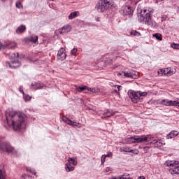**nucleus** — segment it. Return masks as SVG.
Segmentation results:
<instances>
[{
    "label": "nucleus",
    "mask_w": 179,
    "mask_h": 179,
    "mask_svg": "<svg viewBox=\"0 0 179 179\" xmlns=\"http://www.w3.org/2000/svg\"><path fill=\"white\" fill-rule=\"evenodd\" d=\"M113 6H114V3L111 0H99L95 6V8L99 13H103L106 12V10L111 9Z\"/></svg>",
    "instance_id": "obj_3"
},
{
    "label": "nucleus",
    "mask_w": 179,
    "mask_h": 179,
    "mask_svg": "<svg viewBox=\"0 0 179 179\" xmlns=\"http://www.w3.org/2000/svg\"><path fill=\"white\" fill-rule=\"evenodd\" d=\"M26 170H27V171H29L31 174H34V176H36V171L31 170V169H29V168H27Z\"/></svg>",
    "instance_id": "obj_41"
},
{
    "label": "nucleus",
    "mask_w": 179,
    "mask_h": 179,
    "mask_svg": "<svg viewBox=\"0 0 179 179\" xmlns=\"http://www.w3.org/2000/svg\"><path fill=\"white\" fill-rule=\"evenodd\" d=\"M138 20L142 24H147L148 26H150V27H153L154 22L153 20H152V15L148 10H138Z\"/></svg>",
    "instance_id": "obj_2"
},
{
    "label": "nucleus",
    "mask_w": 179,
    "mask_h": 179,
    "mask_svg": "<svg viewBox=\"0 0 179 179\" xmlns=\"http://www.w3.org/2000/svg\"><path fill=\"white\" fill-rule=\"evenodd\" d=\"M43 87L44 85L40 83H34L30 86L31 90H38V89H43Z\"/></svg>",
    "instance_id": "obj_14"
},
{
    "label": "nucleus",
    "mask_w": 179,
    "mask_h": 179,
    "mask_svg": "<svg viewBox=\"0 0 179 179\" xmlns=\"http://www.w3.org/2000/svg\"><path fill=\"white\" fill-rule=\"evenodd\" d=\"M120 76H124V78H129V79H138L139 78V73L134 70L129 71H122L118 73Z\"/></svg>",
    "instance_id": "obj_8"
},
{
    "label": "nucleus",
    "mask_w": 179,
    "mask_h": 179,
    "mask_svg": "<svg viewBox=\"0 0 179 179\" xmlns=\"http://www.w3.org/2000/svg\"><path fill=\"white\" fill-rule=\"evenodd\" d=\"M149 149H150V148H149V147H144L143 148V151L145 152V153H148V150H149Z\"/></svg>",
    "instance_id": "obj_46"
},
{
    "label": "nucleus",
    "mask_w": 179,
    "mask_h": 179,
    "mask_svg": "<svg viewBox=\"0 0 179 179\" xmlns=\"http://www.w3.org/2000/svg\"><path fill=\"white\" fill-rule=\"evenodd\" d=\"M121 12L124 15V16H128L129 17H132V13H134V10L131 6H123Z\"/></svg>",
    "instance_id": "obj_10"
},
{
    "label": "nucleus",
    "mask_w": 179,
    "mask_h": 179,
    "mask_svg": "<svg viewBox=\"0 0 179 179\" xmlns=\"http://www.w3.org/2000/svg\"><path fill=\"white\" fill-rule=\"evenodd\" d=\"M59 33L60 34H66V33H68V31H66V28H65V26L59 29Z\"/></svg>",
    "instance_id": "obj_25"
},
{
    "label": "nucleus",
    "mask_w": 179,
    "mask_h": 179,
    "mask_svg": "<svg viewBox=\"0 0 179 179\" xmlns=\"http://www.w3.org/2000/svg\"><path fill=\"white\" fill-rule=\"evenodd\" d=\"M109 179H131V178H127L125 176L122 175L121 176L117 177V178H110Z\"/></svg>",
    "instance_id": "obj_32"
},
{
    "label": "nucleus",
    "mask_w": 179,
    "mask_h": 179,
    "mask_svg": "<svg viewBox=\"0 0 179 179\" xmlns=\"http://www.w3.org/2000/svg\"><path fill=\"white\" fill-rule=\"evenodd\" d=\"M153 143L154 145H157V146H162V145L165 144L162 143V140H159V141L154 140Z\"/></svg>",
    "instance_id": "obj_28"
},
{
    "label": "nucleus",
    "mask_w": 179,
    "mask_h": 179,
    "mask_svg": "<svg viewBox=\"0 0 179 179\" xmlns=\"http://www.w3.org/2000/svg\"><path fill=\"white\" fill-rule=\"evenodd\" d=\"M115 87H117V90H115V93H117V94H120V90H122V87L121 85H116Z\"/></svg>",
    "instance_id": "obj_33"
},
{
    "label": "nucleus",
    "mask_w": 179,
    "mask_h": 179,
    "mask_svg": "<svg viewBox=\"0 0 179 179\" xmlns=\"http://www.w3.org/2000/svg\"><path fill=\"white\" fill-rule=\"evenodd\" d=\"M111 171V168L110 167H106L105 169H104V172L105 173H108V171Z\"/></svg>",
    "instance_id": "obj_47"
},
{
    "label": "nucleus",
    "mask_w": 179,
    "mask_h": 179,
    "mask_svg": "<svg viewBox=\"0 0 179 179\" xmlns=\"http://www.w3.org/2000/svg\"><path fill=\"white\" fill-rule=\"evenodd\" d=\"M68 163L70 164H72L73 166H77L78 165V159L75 157L69 158L68 159Z\"/></svg>",
    "instance_id": "obj_21"
},
{
    "label": "nucleus",
    "mask_w": 179,
    "mask_h": 179,
    "mask_svg": "<svg viewBox=\"0 0 179 179\" xmlns=\"http://www.w3.org/2000/svg\"><path fill=\"white\" fill-rule=\"evenodd\" d=\"M27 177H30V176H27V175H26V174H23V175L22 176V179H26Z\"/></svg>",
    "instance_id": "obj_49"
},
{
    "label": "nucleus",
    "mask_w": 179,
    "mask_h": 179,
    "mask_svg": "<svg viewBox=\"0 0 179 179\" xmlns=\"http://www.w3.org/2000/svg\"><path fill=\"white\" fill-rule=\"evenodd\" d=\"M171 47L174 49V50H179V43H172Z\"/></svg>",
    "instance_id": "obj_34"
},
{
    "label": "nucleus",
    "mask_w": 179,
    "mask_h": 179,
    "mask_svg": "<svg viewBox=\"0 0 179 179\" xmlns=\"http://www.w3.org/2000/svg\"><path fill=\"white\" fill-rule=\"evenodd\" d=\"M173 71H171V68H166L164 69V75H166V76H171L173 75Z\"/></svg>",
    "instance_id": "obj_22"
},
{
    "label": "nucleus",
    "mask_w": 179,
    "mask_h": 179,
    "mask_svg": "<svg viewBox=\"0 0 179 179\" xmlns=\"http://www.w3.org/2000/svg\"><path fill=\"white\" fill-rule=\"evenodd\" d=\"M0 179H5V171L0 169Z\"/></svg>",
    "instance_id": "obj_31"
},
{
    "label": "nucleus",
    "mask_w": 179,
    "mask_h": 179,
    "mask_svg": "<svg viewBox=\"0 0 179 179\" xmlns=\"http://www.w3.org/2000/svg\"><path fill=\"white\" fill-rule=\"evenodd\" d=\"M76 52H78V49L77 48H73L71 50V55H76Z\"/></svg>",
    "instance_id": "obj_40"
},
{
    "label": "nucleus",
    "mask_w": 179,
    "mask_h": 179,
    "mask_svg": "<svg viewBox=\"0 0 179 179\" xmlns=\"http://www.w3.org/2000/svg\"><path fill=\"white\" fill-rule=\"evenodd\" d=\"M57 58L60 59V61H64L65 58H66V51L65 48H61L57 52Z\"/></svg>",
    "instance_id": "obj_12"
},
{
    "label": "nucleus",
    "mask_w": 179,
    "mask_h": 179,
    "mask_svg": "<svg viewBox=\"0 0 179 179\" xmlns=\"http://www.w3.org/2000/svg\"><path fill=\"white\" fill-rule=\"evenodd\" d=\"M62 120L64 121V122H66V124H67L68 125H71L73 128H82V124L78 122H73L66 117H63Z\"/></svg>",
    "instance_id": "obj_11"
},
{
    "label": "nucleus",
    "mask_w": 179,
    "mask_h": 179,
    "mask_svg": "<svg viewBox=\"0 0 179 179\" xmlns=\"http://www.w3.org/2000/svg\"><path fill=\"white\" fill-rule=\"evenodd\" d=\"M3 2H5V1H6V0H1Z\"/></svg>",
    "instance_id": "obj_51"
},
{
    "label": "nucleus",
    "mask_w": 179,
    "mask_h": 179,
    "mask_svg": "<svg viewBox=\"0 0 179 179\" xmlns=\"http://www.w3.org/2000/svg\"><path fill=\"white\" fill-rule=\"evenodd\" d=\"M5 48H6V45L0 42V50H5Z\"/></svg>",
    "instance_id": "obj_43"
},
{
    "label": "nucleus",
    "mask_w": 179,
    "mask_h": 179,
    "mask_svg": "<svg viewBox=\"0 0 179 179\" xmlns=\"http://www.w3.org/2000/svg\"><path fill=\"white\" fill-rule=\"evenodd\" d=\"M6 118L8 127H12L14 131H20L26 128L27 116L22 112H17L12 108L6 110Z\"/></svg>",
    "instance_id": "obj_1"
},
{
    "label": "nucleus",
    "mask_w": 179,
    "mask_h": 179,
    "mask_svg": "<svg viewBox=\"0 0 179 179\" xmlns=\"http://www.w3.org/2000/svg\"><path fill=\"white\" fill-rule=\"evenodd\" d=\"M78 16H79V11H74L70 13L69 19V20H72V19H75L76 17H78Z\"/></svg>",
    "instance_id": "obj_20"
},
{
    "label": "nucleus",
    "mask_w": 179,
    "mask_h": 179,
    "mask_svg": "<svg viewBox=\"0 0 179 179\" xmlns=\"http://www.w3.org/2000/svg\"><path fill=\"white\" fill-rule=\"evenodd\" d=\"M131 35L136 36V37H139V36H141V34L139 32H138L137 31L133 30L131 31Z\"/></svg>",
    "instance_id": "obj_29"
},
{
    "label": "nucleus",
    "mask_w": 179,
    "mask_h": 179,
    "mask_svg": "<svg viewBox=\"0 0 179 179\" xmlns=\"http://www.w3.org/2000/svg\"><path fill=\"white\" fill-rule=\"evenodd\" d=\"M138 179H145V177L144 176H140L138 178Z\"/></svg>",
    "instance_id": "obj_50"
},
{
    "label": "nucleus",
    "mask_w": 179,
    "mask_h": 179,
    "mask_svg": "<svg viewBox=\"0 0 179 179\" xmlns=\"http://www.w3.org/2000/svg\"><path fill=\"white\" fill-rule=\"evenodd\" d=\"M172 107H179V99L177 101H173Z\"/></svg>",
    "instance_id": "obj_35"
},
{
    "label": "nucleus",
    "mask_w": 179,
    "mask_h": 179,
    "mask_svg": "<svg viewBox=\"0 0 179 179\" xmlns=\"http://www.w3.org/2000/svg\"><path fill=\"white\" fill-rule=\"evenodd\" d=\"M152 37H155L159 41H162V35L159 33H157L152 35Z\"/></svg>",
    "instance_id": "obj_26"
},
{
    "label": "nucleus",
    "mask_w": 179,
    "mask_h": 179,
    "mask_svg": "<svg viewBox=\"0 0 179 179\" xmlns=\"http://www.w3.org/2000/svg\"><path fill=\"white\" fill-rule=\"evenodd\" d=\"M115 113L110 111V110H106L101 116V118L104 120V118H109V117H113Z\"/></svg>",
    "instance_id": "obj_18"
},
{
    "label": "nucleus",
    "mask_w": 179,
    "mask_h": 179,
    "mask_svg": "<svg viewBox=\"0 0 179 179\" xmlns=\"http://www.w3.org/2000/svg\"><path fill=\"white\" fill-rule=\"evenodd\" d=\"M9 57L10 58H12L13 59H15V58H18L19 57V53H9Z\"/></svg>",
    "instance_id": "obj_27"
},
{
    "label": "nucleus",
    "mask_w": 179,
    "mask_h": 179,
    "mask_svg": "<svg viewBox=\"0 0 179 179\" xmlns=\"http://www.w3.org/2000/svg\"><path fill=\"white\" fill-rule=\"evenodd\" d=\"M16 8H17L18 9H23V6L22 5V3H20V1L16 3Z\"/></svg>",
    "instance_id": "obj_36"
},
{
    "label": "nucleus",
    "mask_w": 179,
    "mask_h": 179,
    "mask_svg": "<svg viewBox=\"0 0 179 179\" xmlns=\"http://www.w3.org/2000/svg\"><path fill=\"white\" fill-rule=\"evenodd\" d=\"M76 90L80 93L82 92L84 93H89V92H91V93H100V89L99 87L90 88L85 85L82 87L76 86Z\"/></svg>",
    "instance_id": "obj_9"
},
{
    "label": "nucleus",
    "mask_w": 179,
    "mask_h": 179,
    "mask_svg": "<svg viewBox=\"0 0 179 179\" xmlns=\"http://www.w3.org/2000/svg\"><path fill=\"white\" fill-rule=\"evenodd\" d=\"M159 104L166 106H171L173 107V101L169 99H162L159 101Z\"/></svg>",
    "instance_id": "obj_15"
},
{
    "label": "nucleus",
    "mask_w": 179,
    "mask_h": 179,
    "mask_svg": "<svg viewBox=\"0 0 179 179\" xmlns=\"http://www.w3.org/2000/svg\"><path fill=\"white\" fill-rule=\"evenodd\" d=\"M130 153H133L134 155H138L139 150H138L137 149H134V150L131 149V151L130 152Z\"/></svg>",
    "instance_id": "obj_39"
},
{
    "label": "nucleus",
    "mask_w": 179,
    "mask_h": 179,
    "mask_svg": "<svg viewBox=\"0 0 179 179\" xmlns=\"http://www.w3.org/2000/svg\"><path fill=\"white\" fill-rule=\"evenodd\" d=\"M106 157H113V152H109L107 155H106Z\"/></svg>",
    "instance_id": "obj_45"
},
{
    "label": "nucleus",
    "mask_w": 179,
    "mask_h": 179,
    "mask_svg": "<svg viewBox=\"0 0 179 179\" xmlns=\"http://www.w3.org/2000/svg\"><path fill=\"white\" fill-rule=\"evenodd\" d=\"M65 170L67 173H69V171H73V170H75V167L72 166V165L69 162L65 164Z\"/></svg>",
    "instance_id": "obj_19"
},
{
    "label": "nucleus",
    "mask_w": 179,
    "mask_h": 179,
    "mask_svg": "<svg viewBox=\"0 0 179 179\" xmlns=\"http://www.w3.org/2000/svg\"><path fill=\"white\" fill-rule=\"evenodd\" d=\"M179 135L178 131H171L167 136H166V139H173V138H176Z\"/></svg>",
    "instance_id": "obj_17"
},
{
    "label": "nucleus",
    "mask_w": 179,
    "mask_h": 179,
    "mask_svg": "<svg viewBox=\"0 0 179 179\" xmlns=\"http://www.w3.org/2000/svg\"><path fill=\"white\" fill-rule=\"evenodd\" d=\"M19 92L22 93V94H24V92L23 91V86H20L19 87Z\"/></svg>",
    "instance_id": "obj_44"
},
{
    "label": "nucleus",
    "mask_w": 179,
    "mask_h": 179,
    "mask_svg": "<svg viewBox=\"0 0 179 179\" xmlns=\"http://www.w3.org/2000/svg\"><path fill=\"white\" fill-rule=\"evenodd\" d=\"M23 99L25 101H29L31 99V96L27 94H23Z\"/></svg>",
    "instance_id": "obj_30"
},
{
    "label": "nucleus",
    "mask_w": 179,
    "mask_h": 179,
    "mask_svg": "<svg viewBox=\"0 0 179 179\" xmlns=\"http://www.w3.org/2000/svg\"><path fill=\"white\" fill-rule=\"evenodd\" d=\"M25 31H26V26L23 24L19 26L15 30V33L17 34H22V33H24Z\"/></svg>",
    "instance_id": "obj_16"
},
{
    "label": "nucleus",
    "mask_w": 179,
    "mask_h": 179,
    "mask_svg": "<svg viewBox=\"0 0 179 179\" xmlns=\"http://www.w3.org/2000/svg\"><path fill=\"white\" fill-rule=\"evenodd\" d=\"M128 96L131 100L132 103H137L143 101V97H146V96H148V92H142L141 91H129Z\"/></svg>",
    "instance_id": "obj_4"
},
{
    "label": "nucleus",
    "mask_w": 179,
    "mask_h": 179,
    "mask_svg": "<svg viewBox=\"0 0 179 179\" xmlns=\"http://www.w3.org/2000/svg\"><path fill=\"white\" fill-rule=\"evenodd\" d=\"M51 1H54V0H51Z\"/></svg>",
    "instance_id": "obj_52"
},
{
    "label": "nucleus",
    "mask_w": 179,
    "mask_h": 179,
    "mask_svg": "<svg viewBox=\"0 0 179 179\" xmlns=\"http://www.w3.org/2000/svg\"><path fill=\"white\" fill-rule=\"evenodd\" d=\"M167 19V15H162L161 17V20L162 22H164V20H166Z\"/></svg>",
    "instance_id": "obj_42"
},
{
    "label": "nucleus",
    "mask_w": 179,
    "mask_h": 179,
    "mask_svg": "<svg viewBox=\"0 0 179 179\" xmlns=\"http://www.w3.org/2000/svg\"><path fill=\"white\" fill-rule=\"evenodd\" d=\"M106 157H107V156H106V155H102V157L101 158V164H103V163H106Z\"/></svg>",
    "instance_id": "obj_37"
},
{
    "label": "nucleus",
    "mask_w": 179,
    "mask_h": 179,
    "mask_svg": "<svg viewBox=\"0 0 179 179\" xmlns=\"http://www.w3.org/2000/svg\"><path fill=\"white\" fill-rule=\"evenodd\" d=\"M120 152H125L126 153H131V147H123L120 149Z\"/></svg>",
    "instance_id": "obj_24"
},
{
    "label": "nucleus",
    "mask_w": 179,
    "mask_h": 179,
    "mask_svg": "<svg viewBox=\"0 0 179 179\" xmlns=\"http://www.w3.org/2000/svg\"><path fill=\"white\" fill-rule=\"evenodd\" d=\"M64 27L66 28L67 33H69V31L72 30V27H71V25H66V26H64Z\"/></svg>",
    "instance_id": "obj_38"
},
{
    "label": "nucleus",
    "mask_w": 179,
    "mask_h": 179,
    "mask_svg": "<svg viewBox=\"0 0 179 179\" xmlns=\"http://www.w3.org/2000/svg\"><path fill=\"white\" fill-rule=\"evenodd\" d=\"M158 73H161V75H164V70L163 69H159L158 71Z\"/></svg>",
    "instance_id": "obj_48"
},
{
    "label": "nucleus",
    "mask_w": 179,
    "mask_h": 179,
    "mask_svg": "<svg viewBox=\"0 0 179 179\" xmlns=\"http://www.w3.org/2000/svg\"><path fill=\"white\" fill-rule=\"evenodd\" d=\"M166 167H171L169 169L170 174L175 176L179 174V162L178 161H166L164 164Z\"/></svg>",
    "instance_id": "obj_6"
},
{
    "label": "nucleus",
    "mask_w": 179,
    "mask_h": 179,
    "mask_svg": "<svg viewBox=\"0 0 179 179\" xmlns=\"http://www.w3.org/2000/svg\"><path fill=\"white\" fill-rule=\"evenodd\" d=\"M29 41L34 43L35 44H38V36H32L29 38Z\"/></svg>",
    "instance_id": "obj_23"
},
{
    "label": "nucleus",
    "mask_w": 179,
    "mask_h": 179,
    "mask_svg": "<svg viewBox=\"0 0 179 179\" xmlns=\"http://www.w3.org/2000/svg\"><path fill=\"white\" fill-rule=\"evenodd\" d=\"M0 152L3 153L6 152L7 153H10L11 155H17V152L15 150V148L8 143H0Z\"/></svg>",
    "instance_id": "obj_7"
},
{
    "label": "nucleus",
    "mask_w": 179,
    "mask_h": 179,
    "mask_svg": "<svg viewBox=\"0 0 179 179\" xmlns=\"http://www.w3.org/2000/svg\"><path fill=\"white\" fill-rule=\"evenodd\" d=\"M6 66L11 69L19 68L20 66V62L19 60H14L13 62H8Z\"/></svg>",
    "instance_id": "obj_13"
},
{
    "label": "nucleus",
    "mask_w": 179,
    "mask_h": 179,
    "mask_svg": "<svg viewBox=\"0 0 179 179\" xmlns=\"http://www.w3.org/2000/svg\"><path fill=\"white\" fill-rule=\"evenodd\" d=\"M151 139L152 138L149 135H142L127 137L125 141L127 143H143V142H149Z\"/></svg>",
    "instance_id": "obj_5"
}]
</instances>
